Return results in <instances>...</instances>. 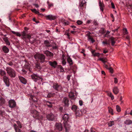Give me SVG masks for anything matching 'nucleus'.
<instances>
[{
    "instance_id": "7ed1b4c3",
    "label": "nucleus",
    "mask_w": 132,
    "mask_h": 132,
    "mask_svg": "<svg viewBox=\"0 0 132 132\" xmlns=\"http://www.w3.org/2000/svg\"><path fill=\"white\" fill-rule=\"evenodd\" d=\"M6 71L7 73L11 77L14 78L16 76V72L13 69L10 67H6Z\"/></svg>"
},
{
    "instance_id": "dca6fc26",
    "label": "nucleus",
    "mask_w": 132,
    "mask_h": 132,
    "mask_svg": "<svg viewBox=\"0 0 132 132\" xmlns=\"http://www.w3.org/2000/svg\"><path fill=\"white\" fill-rule=\"evenodd\" d=\"M31 113H33L34 114L33 115V117L36 119L38 117L39 114V112L35 110L33 111H32Z\"/></svg>"
},
{
    "instance_id": "58836bf2",
    "label": "nucleus",
    "mask_w": 132,
    "mask_h": 132,
    "mask_svg": "<svg viewBox=\"0 0 132 132\" xmlns=\"http://www.w3.org/2000/svg\"><path fill=\"white\" fill-rule=\"evenodd\" d=\"M17 124H18V127L20 128H21L22 126L21 123L19 121H16Z\"/></svg>"
},
{
    "instance_id": "a19ab883",
    "label": "nucleus",
    "mask_w": 132,
    "mask_h": 132,
    "mask_svg": "<svg viewBox=\"0 0 132 132\" xmlns=\"http://www.w3.org/2000/svg\"><path fill=\"white\" fill-rule=\"evenodd\" d=\"M116 109L117 111L118 112H120L121 111L120 108L118 105H116Z\"/></svg>"
},
{
    "instance_id": "c03bdc74",
    "label": "nucleus",
    "mask_w": 132,
    "mask_h": 132,
    "mask_svg": "<svg viewBox=\"0 0 132 132\" xmlns=\"http://www.w3.org/2000/svg\"><path fill=\"white\" fill-rule=\"evenodd\" d=\"M82 22H83L82 21H81L79 20H78L77 21V24L79 25H80L82 23Z\"/></svg>"
},
{
    "instance_id": "9d476101",
    "label": "nucleus",
    "mask_w": 132,
    "mask_h": 132,
    "mask_svg": "<svg viewBox=\"0 0 132 132\" xmlns=\"http://www.w3.org/2000/svg\"><path fill=\"white\" fill-rule=\"evenodd\" d=\"M55 129L59 131L62 130V127L61 123H56L55 125Z\"/></svg>"
},
{
    "instance_id": "7c9ffc66",
    "label": "nucleus",
    "mask_w": 132,
    "mask_h": 132,
    "mask_svg": "<svg viewBox=\"0 0 132 132\" xmlns=\"http://www.w3.org/2000/svg\"><path fill=\"white\" fill-rule=\"evenodd\" d=\"M5 100L3 98H0V105H2L5 103Z\"/></svg>"
},
{
    "instance_id": "5701e85b",
    "label": "nucleus",
    "mask_w": 132,
    "mask_h": 132,
    "mask_svg": "<svg viewBox=\"0 0 132 132\" xmlns=\"http://www.w3.org/2000/svg\"><path fill=\"white\" fill-rule=\"evenodd\" d=\"M75 112V114L76 116H79L81 115V112L80 110L79 109Z\"/></svg>"
},
{
    "instance_id": "09e8293b",
    "label": "nucleus",
    "mask_w": 132,
    "mask_h": 132,
    "mask_svg": "<svg viewBox=\"0 0 132 132\" xmlns=\"http://www.w3.org/2000/svg\"><path fill=\"white\" fill-rule=\"evenodd\" d=\"M62 63L63 65H65L66 63V62L65 61V60H62Z\"/></svg>"
},
{
    "instance_id": "f03ea898",
    "label": "nucleus",
    "mask_w": 132,
    "mask_h": 132,
    "mask_svg": "<svg viewBox=\"0 0 132 132\" xmlns=\"http://www.w3.org/2000/svg\"><path fill=\"white\" fill-rule=\"evenodd\" d=\"M35 59L37 61H39L41 63H43L45 61V56L42 54L37 53L34 56Z\"/></svg>"
},
{
    "instance_id": "e433bc0d",
    "label": "nucleus",
    "mask_w": 132,
    "mask_h": 132,
    "mask_svg": "<svg viewBox=\"0 0 132 132\" xmlns=\"http://www.w3.org/2000/svg\"><path fill=\"white\" fill-rule=\"evenodd\" d=\"M26 34L25 31H23L22 32L21 35L22 36V38L23 39H24V38L26 36Z\"/></svg>"
},
{
    "instance_id": "cd10ccee",
    "label": "nucleus",
    "mask_w": 132,
    "mask_h": 132,
    "mask_svg": "<svg viewBox=\"0 0 132 132\" xmlns=\"http://www.w3.org/2000/svg\"><path fill=\"white\" fill-rule=\"evenodd\" d=\"M35 67L39 69H41L42 68V67L40 66V63L38 62L36 63Z\"/></svg>"
},
{
    "instance_id": "c9c22d12",
    "label": "nucleus",
    "mask_w": 132,
    "mask_h": 132,
    "mask_svg": "<svg viewBox=\"0 0 132 132\" xmlns=\"http://www.w3.org/2000/svg\"><path fill=\"white\" fill-rule=\"evenodd\" d=\"M30 98L31 99H32L33 101H36L37 102V99H35V96L31 95H30Z\"/></svg>"
},
{
    "instance_id": "8fccbe9b",
    "label": "nucleus",
    "mask_w": 132,
    "mask_h": 132,
    "mask_svg": "<svg viewBox=\"0 0 132 132\" xmlns=\"http://www.w3.org/2000/svg\"><path fill=\"white\" fill-rule=\"evenodd\" d=\"M128 32L127 31V29L126 28H125L124 29V34H128Z\"/></svg>"
},
{
    "instance_id": "b1692460",
    "label": "nucleus",
    "mask_w": 132,
    "mask_h": 132,
    "mask_svg": "<svg viewBox=\"0 0 132 132\" xmlns=\"http://www.w3.org/2000/svg\"><path fill=\"white\" fill-rule=\"evenodd\" d=\"M3 39L4 41L5 42L6 45H10V43L7 37H3Z\"/></svg>"
},
{
    "instance_id": "f704fd0d",
    "label": "nucleus",
    "mask_w": 132,
    "mask_h": 132,
    "mask_svg": "<svg viewBox=\"0 0 132 132\" xmlns=\"http://www.w3.org/2000/svg\"><path fill=\"white\" fill-rule=\"evenodd\" d=\"M109 96L111 98L112 100H113L114 99V97L111 93L110 92L108 94Z\"/></svg>"
},
{
    "instance_id": "3c124183",
    "label": "nucleus",
    "mask_w": 132,
    "mask_h": 132,
    "mask_svg": "<svg viewBox=\"0 0 132 132\" xmlns=\"http://www.w3.org/2000/svg\"><path fill=\"white\" fill-rule=\"evenodd\" d=\"M7 64L11 66H12L13 65V63L11 62L7 63Z\"/></svg>"
},
{
    "instance_id": "774afa93",
    "label": "nucleus",
    "mask_w": 132,
    "mask_h": 132,
    "mask_svg": "<svg viewBox=\"0 0 132 132\" xmlns=\"http://www.w3.org/2000/svg\"><path fill=\"white\" fill-rule=\"evenodd\" d=\"M59 109L61 112H62V110L63 109V107H60L59 108Z\"/></svg>"
},
{
    "instance_id": "ddd939ff",
    "label": "nucleus",
    "mask_w": 132,
    "mask_h": 132,
    "mask_svg": "<svg viewBox=\"0 0 132 132\" xmlns=\"http://www.w3.org/2000/svg\"><path fill=\"white\" fill-rule=\"evenodd\" d=\"M4 81L5 82L6 86L9 87V79L6 76H4L3 77Z\"/></svg>"
},
{
    "instance_id": "1a4fd4ad",
    "label": "nucleus",
    "mask_w": 132,
    "mask_h": 132,
    "mask_svg": "<svg viewBox=\"0 0 132 132\" xmlns=\"http://www.w3.org/2000/svg\"><path fill=\"white\" fill-rule=\"evenodd\" d=\"M47 20H53L56 18V16L52 15H46L45 16Z\"/></svg>"
},
{
    "instance_id": "de8ad7c7",
    "label": "nucleus",
    "mask_w": 132,
    "mask_h": 132,
    "mask_svg": "<svg viewBox=\"0 0 132 132\" xmlns=\"http://www.w3.org/2000/svg\"><path fill=\"white\" fill-rule=\"evenodd\" d=\"M94 56H100V54L98 53H95L93 55Z\"/></svg>"
},
{
    "instance_id": "0eeeda50",
    "label": "nucleus",
    "mask_w": 132,
    "mask_h": 132,
    "mask_svg": "<svg viewBox=\"0 0 132 132\" xmlns=\"http://www.w3.org/2000/svg\"><path fill=\"white\" fill-rule=\"evenodd\" d=\"M26 38L28 39L29 40L30 43L31 44L33 43L35 40V39L33 38H31V36L30 35H26L24 39Z\"/></svg>"
},
{
    "instance_id": "5fc2aeb1",
    "label": "nucleus",
    "mask_w": 132,
    "mask_h": 132,
    "mask_svg": "<svg viewBox=\"0 0 132 132\" xmlns=\"http://www.w3.org/2000/svg\"><path fill=\"white\" fill-rule=\"evenodd\" d=\"M79 104L80 106H82L83 104V102L82 101L80 100L79 101Z\"/></svg>"
},
{
    "instance_id": "4c0bfd02",
    "label": "nucleus",
    "mask_w": 132,
    "mask_h": 132,
    "mask_svg": "<svg viewBox=\"0 0 132 132\" xmlns=\"http://www.w3.org/2000/svg\"><path fill=\"white\" fill-rule=\"evenodd\" d=\"M102 43L103 44H106L109 45H110V43L108 41H107L106 40H105V41H103Z\"/></svg>"
},
{
    "instance_id": "37998d69",
    "label": "nucleus",
    "mask_w": 132,
    "mask_h": 132,
    "mask_svg": "<svg viewBox=\"0 0 132 132\" xmlns=\"http://www.w3.org/2000/svg\"><path fill=\"white\" fill-rule=\"evenodd\" d=\"M43 116H42L39 115H38V116L37 118H36V119H43Z\"/></svg>"
},
{
    "instance_id": "f8f14e48",
    "label": "nucleus",
    "mask_w": 132,
    "mask_h": 132,
    "mask_svg": "<svg viewBox=\"0 0 132 132\" xmlns=\"http://www.w3.org/2000/svg\"><path fill=\"white\" fill-rule=\"evenodd\" d=\"M86 2L85 0H82V2L79 4V9L82 10H83L82 7H84L86 5Z\"/></svg>"
},
{
    "instance_id": "49530a36",
    "label": "nucleus",
    "mask_w": 132,
    "mask_h": 132,
    "mask_svg": "<svg viewBox=\"0 0 132 132\" xmlns=\"http://www.w3.org/2000/svg\"><path fill=\"white\" fill-rule=\"evenodd\" d=\"M108 69L109 70L110 72L111 73H113V70L111 68H108Z\"/></svg>"
},
{
    "instance_id": "9b49d317",
    "label": "nucleus",
    "mask_w": 132,
    "mask_h": 132,
    "mask_svg": "<svg viewBox=\"0 0 132 132\" xmlns=\"http://www.w3.org/2000/svg\"><path fill=\"white\" fill-rule=\"evenodd\" d=\"M18 78L20 82L24 84H26L27 83V80L23 77L19 76Z\"/></svg>"
},
{
    "instance_id": "338daca9",
    "label": "nucleus",
    "mask_w": 132,
    "mask_h": 132,
    "mask_svg": "<svg viewBox=\"0 0 132 132\" xmlns=\"http://www.w3.org/2000/svg\"><path fill=\"white\" fill-rule=\"evenodd\" d=\"M102 74L104 75H105V72L103 71H101Z\"/></svg>"
},
{
    "instance_id": "f257e3e1",
    "label": "nucleus",
    "mask_w": 132,
    "mask_h": 132,
    "mask_svg": "<svg viewBox=\"0 0 132 132\" xmlns=\"http://www.w3.org/2000/svg\"><path fill=\"white\" fill-rule=\"evenodd\" d=\"M69 117L67 113L64 114L62 117V119L64 120L63 122L64 124V126L66 132L68 131V130L70 127V126L68 125L67 123V122L68 120Z\"/></svg>"
},
{
    "instance_id": "6e6d98bb",
    "label": "nucleus",
    "mask_w": 132,
    "mask_h": 132,
    "mask_svg": "<svg viewBox=\"0 0 132 132\" xmlns=\"http://www.w3.org/2000/svg\"><path fill=\"white\" fill-rule=\"evenodd\" d=\"M52 95L51 93H49L48 94L47 96L48 97H51Z\"/></svg>"
},
{
    "instance_id": "423d86ee",
    "label": "nucleus",
    "mask_w": 132,
    "mask_h": 132,
    "mask_svg": "<svg viewBox=\"0 0 132 132\" xmlns=\"http://www.w3.org/2000/svg\"><path fill=\"white\" fill-rule=\"evenodd\" d=\"M62 102L64 106H68L69 104L68 98L66 97H64L63 99Z\"/></svg>"
},
{
    "instance_id": "680f3d73",
    "label": "nucleus",
    "mask_w": 132,
    "mask_h": 132,
    "mask_svg": "<svg viewBox=\"0 0 132 132\" xmlns=\"http://www.w3.org/2000/svg\"><path fill=\"white\" fill-rule=\"evenodd\" d=\"M33 5L37 8H38L39 7V5L37 4H34Z\"/></svg>"
},
{
    "instance_id": "bf43d9fd",
    "label": "nucleus",
    "mask_w": 132,
    "mask_h": 132,
    "mask_svg": "<svg viewBox=\"0 0 132 132\" xmlns=\"http://www.w3.org/2000/svg\"><path fill=\"white\" fill-rule=\"evenodd\" d=\"M65 56L64 54H63L62 55V60H65Z\"/></svg>"
},
{
    "instance_id": "c756f323",
    "label": "nucleus",
    "mask_w": 132,
    "mask_h": 132,
    "mask_svg": "<svg viewBox=\"0 0 132 132\" xmlns=\"http://www.w3.org/2000/svg\"><path fill=\"white\" fill-rule=\"evenodd\" d=\"M78 108L77 107V106L75 105H72V106L71 109L72 110H73V111H75L77 110Z\"/></svg>"
},
{
    "instance_id": "13d9d810",
    "label": "nucleus",
    "mask_w": 132,
    "mask_h": 132,
    "mask_svg": "<svg viewBox=\"0 0 132 132\" xmlns=\"http://www.w3.org/2000/svg\"><path fill=\"white\" fill-rule=\"evenodd\" d=\"M22 71L23 72V74H26L27 72V71L24 69H22Z\"/></svg>"
},
{
    "instance_id": "4d7b16f0",
    "label": "nucleus",
    "mask_w": 132,
    "mask_h": 132,
    "mask_svg": "<svg viewBox=\"0 0 132 132\" xmlns=\"http://www.w3.org/2000/svg\"><path fill=\"white\" fill-rule=\"evenodd\" d=\"M71 76L69 75H68L67 76V78L68 81L70 80Z\"/></svg>"
},
{
    "instance_id": "ea45409f",
    "label": "nucleus",
    "mask_w": 132,
    "mask_h": 132,
    "mask_svg": "<svg viewBox=\"0 0 132 132\" xmlns=\"http://www.w3.org/2000/svg\"><path fill=\"white\" fill-rule=\"evenodd\" d=\"M59 68L60 70V72H63L64 71V69L63 67L61 65H59Z\"/></svg>"
},
{
    "instance_id": "a211bd4d",
    "label": "nucleus",
    "mask_w": 132,
    "mask_h": 132,
    "mask_svg": "<svg viewBox=\"0 0 132 132\" xmlns=\"http://www.w3.org/2000/svg\"><path fill=\"white\" fill-rule=\"evenodd\" d=\"M44 53L46 54L47 56L51 57L53 56V54L48 51H44Z\"/></svg>"
},
{
    "instance_id": "bb28decb",
    "label": "nucleus",
    "mask_w": 132,
    "mask_h": 132,
    "mask_svg": "<svg viewBox=\"0 0 132 132\" xmlns=\"http://www.w3.org/2000/svg\"><path fill=\"white\" fill-rule=\"evenodd\" d=\"M68 62L69 64L70 65L73 64V62L72 60L69 56H68L67 58Z\"/></svg>"
},
{
    "instance_id": "a878e982",
    "label": "nucleus",
    "mask_w": 132,
    "mask_h": 132,
    "mask_svg": "<svg viewBox=\"0 0 132 132\" xmlns=\"http://www.w3.org/2000/svg\"><path fill=\"white\" fill-rule=\"evenodd\" d=\"M44 43L45 46L46 47H50L51 46L48 40L44 41Z\"/></svg>"
},
{
    "instance_id": "79ce46f5",
    "label": "nucleus",
    "mask_w": 132,
    "mask_h": 132,
    "mask_svg": "<svg viewBox=\"0 0 132 132\" xmlns=\"http://www.w3.org/2000/svg\"><path fill=\"white\" fill-rule=\"evenodd\" d=\"M100 32L102 34H103L105 33L104 29L103 28H101L100 30Z\"/></svg>"
},
{
    "instance_id": "864d4df0",
    "label": "nucleus",
    "mask_w": 132,
    "mask_h": 132,
    "mask_svg": "<svg viewBox=\"0 0 132 132\" xmlns=\"http://www.w3.org/2000/svg\"><path fill=\"white\" fill-rule=\"evenodd\" d=\"M114 82L115 84H117L118 83V79H117L116 78H114Z\"/></svg>"
},
{
    "instance_id": "393cba45",
    "label": "nucleus",
    "mask_w": 132,
    "mask_h": 132,
    "mask_svg": "<svg viewBox=\"0 0 132 132\" xmlns=\"http://www.w3.org/2000/svg\"><path fill=\"white\" fill-rule=\"evenodd\" d=\"M2 50L3 52L5 53H8L9 51V49L6 46H5L3 47Z\"/></svg>"
},
{
    "instance_id": "39448f33",
    "label": "nucleus",
    "mask_w": 132,
    "mask_h": 132,
    "mask_svg": "<svg viewBox=\"0 0 132 132\" xmlns=\"http://www.w3.org/2000/svg\"><path fill=\"white\" fill-rule=\"evenodd\" d=\"M9 107L11 109L15 107L16 105L15 102L13 100H9Z\"/></svg>"
},
{
    "instance_id": "69168bd1",
    "label": "nucleus",
    "mask_w": 132,
    "mask_h": 132,
    "mask_svg": "<svg viewBox=\"0 0 132 132\" xmlns=\"http://www.w3.org/2000/svg\"><path fill=\"white\" fill-rule=\"evenodd\" d=\"M92 21L90 20H88L87 21V23L88 24H89Z\"/></svg>"
},
{
    "instance_id": "4be33fe9",
    "label": "nucleus",
    "mask_w": 132,
    "mask_h": 132,
    "mask_svg": "<svg viewBox=\"0 0 132 132\" xmlns=\"http://www.w3.org/2000/svg\"><path fill=\"white\" fill-rule=\"evenodd\" d=\"M113 91L115 94H117L119 92V90L117 87H114L113 88Z\"/></svg>"
},
{
    "instance_id": "e2e57ef3",
    "label": "nucleus",
    "mask_w": 132,
    "mask_h": 132,
    "mask_svg": "<svg viewBox=\"0 0 132 132\" xmlns=\"http://www.w3.org/2000/svg\"><path fill=\"white\" fill-rule=\"evenodd\" d=\"M31 10L33 12H34V13H35V12L36 11V10L35 9H31Z\"/></svg>"
},
{
    "instance_id": "0e129e2a",
    "label": "nucleus",
    "mask_w": 132,
    "mask_h": 132,
    "mask_svg": "<svg viewBox=\"0 0 132 132\" xmlns=\"http://www.w3.org/2000/svg\"><path fill=\"white\" fill-rule=\"evenodd\" d=\"M69 22L68 21H67L64 22V24L65 25H68L69 24Z\"/></svg>"
},
{
    "instance_id": "a18cd8bd",
    "label": "nucleus",
    "mask_w": 132,
    "mask_h": 132,
    "mask_svg": "<svg viewBox=\"0 0 132 132\" xmlns=\"http://www.w3.org/2000/svg\"><path fill=\"white\" fill-rule=\"evenodd\" d=\"M109 112L110 113L112 114H113V110L112 109H111V108L109 109Z\"/></svg>"
},
{
    "instance_id": "4468645a",
    "label": "nucleus",
    "mask_w": 132,
    "mask_h": 132,
    "mask_svg": "<svg viewBox=\"0 0 132 132\" xmlns=\"http://www.w3.org/2000/svg\"><path fill=\"white\" fill-rule=\"evenodd\" d=\"M47 119L49 120L52 121L54 118V115L52 113L47 115L46 116Z\"/></svg>"
},
{
    "instance_id": "473e14b6",
    "label": "nucleus",
    "mask_w": 132,
    "mask_h": 132,
    "mask_svg": "<svg viewBox=\"0 0 132 132\" xmlns=\"http://www.w3.org/2000/svg\"><path fill=\"white\" fill-rule=\"evenodd\" d=\"M0 74L2 76H4L6 74L4 70L0 69Z\"/></svg>"
},
{
    "instance_id": "72a5a7b5",
    "label": "nucleus",
    "mask_w": 132,
    "mask_h": 132,
    "mask_svg": "<svg viewBox=\"0 0 132 132\" xmlns=\"http://www.w3.org/2000/svg\"><path fill=\"white\" fill-rule=\"evenodd\" d=\"M46 105L50 108H51L52 106V103L50 102L47 101L46 102Z\"/></svg>"
},
{
    "instance_id": "412c9836",
    "label": "nucleus",
    "mask_w": 132,
    "mask_h": 132,
    "mask_svg": "<svg viewBox=\"0 0 132 132\" xmlns=\"http://www.w3.org/2000/svg\"><path fill=\"white\" fill-rule=\"evenodd\" d=\"M110 40L111 41L112 45V46H114L116 40L115 38L113 37H111L110 38Z\"/></svg>"
},
{
    "instance_id": "603ef678",
    "label": "nucleus",
    "mask_w": 132,
    "mask_h": 132,
    "mask_svg": "<svg viewBox=\"0 0 132 132\" xmlns=\"http://www.w3.org/2000/svg\"><path fill=\"white\" fill-rule=\"evenodd\" d=\"M111 5L112 7V8L113 9H115V6L114 3L113 2H111Z\"/></svg>"
},
{
    "instance_id": "052dcab7",
    "label": "nucleus",
    "mask_w": 132,
    "mask_h": 132,
    "mask_svg": "<svg viewBox=\"0 0 132 132\" xmlns=\"http://www.w3.org/2000/svg\"><path fill=\"white\" fill-rule=\"evenodd\" d=\"M16 35L18 36H19V37H20L21 36V35L19 33V32H17L16 33Z\"/></svg>"
},
{
    "instance_id": "c85d7f7f",
    "label": "nucleus",
    "mask_w": 132,
    "mask_h": 132,
    "mask_svg": "<svg viewBox=\"0 0 132 132\" xmlns=\"http://www.w3.org/2000/svg\"><path fill=\"white\" fill-rule=\"evenodd\" d=\"M124 123L127 125H129L132 123V121L129 119L127 120L124 121Z\"/></svg>"
},
{
    "instance_id": "2f4dec72",
    "label": "nucleus",
    "mask_w": 132,
    "mask_h": 132,
    "mask_svg": "<svg viewBox=\"0 0 132 132\" xmlns=\"http://www.w3.org/2000/svg\"><path fill=\"white\" fill-rule=\"evenodd\" d=\"M109 127H111L114 125V121H110L108 123Z\"/></svg>"
},
{
    "instance_id": "f3484780",
    "label": "nucleus",
    "mask_w": 132,
    "mask_h": 132,
    "mask_svg": "<svg viewBox=\"0 0 132 132\" xmlns=\"http://www.w3.org/2000/svg\"><path fill=\"white\" fill-rule=\"evenodd\" d=\"M99 6L100 7V8L101 11H103L104 10V4L101 1L99 0Z\"/></svg>"
},
{
    "instance_id": "20e7f679",
    "label": "nucleus",
    "mask_w": 132,
    "mask_h": 132,
    "mask_svg": "<svg viewBox=\"0 0 132 132\" xmlns=\"http://www.w3.org/2000/svg\"><path fill=\"white\" fill-rule=\"evenodd\" d=\"M32 79L35 82H36L37 80H41L42 81L43 79L42 77H40L37 73H33L31 75Z\"/></svg>"
},
{
    "instance_id": "6ab92c4d",
    "label": "nucleus",
    "mask_w": 132,
    "mask_h": 132,
    "mask_svg": "<svg viewBox=\"0 0 132 132\" xmlns=\"http://www.w3.org/2000/svg\"><path fill=\"white\" fill-rule=\"evenodd\" d=\"M90 32H89L88 34L87 35V36L88 37V40H90L92 43H93L95 42V40L92 37H91V36L90 35Z\"/></svg>"
},
{
    "instance_id": "6e6552de",
    "label": "nucleus",
    "mask_w": 132,
    "mask_h": 132,
    "mask_svg": "<svg viewBox=\"0 0 132 132\" xmlns=\"http://www.w3.org/2000/svg\"><path fill=\"white\" fill-rule=\"evenodd\" d=\"M53 87L55 90L60 91L61 90V86L57 84H54Z\"/></svg>"
},
{
    "instance_id": "aec40b11",
    "label": "nucleus",
    "mask_w": 132,
    "mask_h": 132,
    "mask_svg": "<svg viewBox=\"0 0 132 132\" xmlns=\"http://www.w3.org/2000/svg\"><path fill=\"white\" fill-rule=\"evenodd\" d=\"M13 127L15 132H21V129L19 128L17 126L16 124H14Z\"/></svg>"
},
{
    "instance_id": "2eb2a0df",
    "label": "nucleus",
    "mask_w": 132,
    "mask_h": 132,
    "mask_svg": "<svg viewBox=\"0 0 132 132\" xmlns=\"http://www.w3.org/2000/svg\"><path fill=\"white\" fill-rule=\"evenodd\" d=\"M48 63L50 65L54 68L56 67L57 64L56 61H54L53 62L49 61Z\"/></svg>"
}]
</instances>
